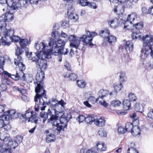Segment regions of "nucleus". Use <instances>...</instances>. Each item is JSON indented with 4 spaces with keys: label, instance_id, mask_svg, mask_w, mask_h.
I'll return each mask as SVG.
<instances>
[{
    "label": "nucleus",
    "instance_id": "obj_19",
    "mask_svg": "<svg viewBox=\"0 0 153 153\" xmlns=\"http://www.w3.org/2000/svg\"><path fill=\"white\" fill-rule=\"evenodd\" d=\"M2 16L3 18L2 20L4 23H6V22H9L11 21L14 18L13 14L10 12L6 13L5 15L4 14Z\"/></svg>",
    "mask_w": 153,
    "mask_h": 153
},
{
    "label": "nucleus",
    "instance_id": "obj_43",
    "mask_svg": "<svg viewBox=\"0 0 153 153\" xmlns=\"http://www.w3.org/2000/svg\"><path fill=\"white\" fill-rule=\"evenodd\" d=\"M134 126L131 123H127L125 126L126 131L131 132Z\"/></svg>",
    "mask_w": 153,
    "mask_h": 153
},
{
    "label": "nucleus",
    "instance_id": "obj_63",
    "mask_svg": "<svg viewBox=\"0 0 153 153\" xmlns=\"http://www.w3.org/2000/svg\"><path fill=\"white\" fill-rule=\"evenodd\" d=\"M128 153H138V152L134 148L129 147L128 149Z\"/></svg>",
    "mask_w": 153,
    "mask_h": 153
},
{
    "label": "nucleus",
    "instance_id": "obj_26",
    "mask_svg": "<svg viewBox=\"0 0 153 153\" xmlns=\"http://www.w3.org/2000/svg\"><path fill=\"white\" fill-rule=\"evenodd\" d=\"M131 132L133 136H139L140 134V130L138 126H135L133 127Z\"/></svg>",
    "mask_w": 153,
    "mask_h": 153
},
{
    "label": "nucleus",
    "instance_id": "obj_4",
    "mask_svg": "<svg viewBox=\"0 0 153 153\" xmlns=\"http://www.w3.org/2000/svg\"><path fill=\"white\" fill-rule=\"evenodd\" d=\"M0 143L1 145V147L2 146L8 147L11 150L15 149L18 146L17 143L13 141L12 138L9 137H4L2 134L0 133Z\"/></svg>",
    "mask_w": 153,
    "mask_h": 153
},
{
    "label": "nucleus",
    "instance_id": "obj_30",
    "mask_svg": "<svg viewBox=\"0 0 153 153\" xmlns=\"http://www.w3.org/2000/svg\"><path fill=\"white\" fill-rule=\"evenodd\" d=\"M109 31L106 28L101 31L100 35L104 38L106 39L110 35Z\"/></svg>",
    "mask_w": 153,
    "mask_h": 153
},
{
    "label": "nucleus",
    "instance_id": "obj_53",
    "mask_svg": "<svg viewBox=\"0 0 153 153\" xmlns=\"http://www.w3.org/2000/svg\"><path fill=\"white\" fill-rule=\"evenodd\" d=\"M98 134L100 136L102 137H105L107 135L106 131L102 128H101L99 130Z\"/></svg>",
    "mask_w": 153,
    "mask_h": 153
},
{
    "label": "nucleus",
    "instance_id": "obj_8",
    "mask_svg": "<svg viewBox=\"0 0 153 153\" xmlns=\"http://www.w3.org/2000/svg\"><path fill=\"white\" fill-rule=\"evenodd\" d=\"M4 59L3 57H0V69L1 70L0 74H2L3 75H4L7 76L8 77H11L12 79L15 80H17L19 79V78L21 77L20 74L19 75V73L17 71L16 74L15 75L11 74L7 71H4L2 66L4 65Z\"/></svg>",
    "mask_w": 153,
    "mask_h": 153
},
{
    "label": "nucleus",
    "instance_id": "obj_21",
    "mask_svg": "<svg viewBox=\"0 0 153 153\" xmlns=\"http://www.w3.org/2000/svg\"><path fill=\"white\" fill-rule=\"evenodd\" d=\"M96 149L99 151L102 152L106 151L107 147L104 143L100 142H97L95 145Z\"/></svg>",
    "mask_w": 153,
    "mask_h": 153
},
{
    "label": "nucleus",
    "instance_id": "obj_55",
    "mask_svg": "<svg viewBox=\"0 0 153 153\" xmlns=\"http://www.w3.org/2000/svg\"><path fill=\"white\" fill-rule=\"evenodd\" d=\"M120 78L121 81L123 82L126 81V77L125 73L124 72H121L120 73Z\"/></svg>",
    "mask_w": 153,
    "mask_h": 153
},
{
    "label": "nucleus",
    "instance_id": "obj_13",
    "mask_svg": "<svg viewBox=\"0 0 153 153\" xmlns=\"http://www.w3.org/2000/svg\"><path fill=\"white\" fill-rule=\"evenodd\" d=\"M68 51V49L65 48L63 47L59 49L57 48H53L51 50V54L53 53L55 55H57V54L66 55L67 54Z\"/></svg>",
    "mask_w": 153,
    "mask_h": 153
},
{
    "label": "nucleus",
    "instance_id": "obj_12",
    "mask_svg": "<svg viewBox=\"0 0 153 153\" xmlns=\"http://www.w3.org/2000/svg\"><path fill=\"white\" fill-rule=\"evenodd\" d=\"M26 55L30 59L35 62L36 64L42 58L40 54L38 52L35 53L33 54H32V52L29 53V52H27Z\"/></svg>",
    "mask_w": 153,
    "mask_h": 153
},
{
    "label": "nucleus",
    "instance_id": "obj_35",
    "mask_svg": "<svg viewBox=\"0 0 153 153\" xmlns=\"http://www.w3.org/2000/svg\"><path fill=\"white\" fill-rule=\"evenodd\" d=\"M69 16V18L72 20L73 22H75L78 19V15L74 13L71 12Z\"/></svg>",
    "mask_w": 153,
    "mask_h": 153
},
{
    "label": "nucleus",
    "instance_id": "obj_16",
    "mask_svg": "<svg viewBox=\"0 0 153 153\" xmlns=\"http://www.w3.org/2000/svg\"><path fill=\"white\" fill-rule=\"evenodd\" d=\"M114 90L109 93L110 96H116L119 91H120L123 87L122 84L120 83L119 84H114L113 85Z\"/></svg>",
    "mask_w": 153,
    "mask_h": 153
},
{
    "label": "nucleus",
    "instance_id": "obj_44",
    "mask_svg": "<svg viewBox=\"0 0 153 153\" xmlns=\"http://www.w3.org/2000/svg\"><path fill=\"white\" fill-rule=\"evenodd\" d=\"M121 104V102L120 101L118 100H113L111 102V105L114 107L119 106Z\"/></svg>",
    "mask_w": 153,
    "mask_h": 153
},
{
    "label": "nucleus",
    "instance_id": "obj_52",
    "mask_svg": "<svg viewBox=\"0 0 153 153\" xmlns=\"http://www.w3.org/2000/svg\"><path fill=\"white\" fill-rule=\"evenodd\" d=\"M11 41L15 42H17L19 41L20 40V37L16 35H13L10 38Z\"/></svg>",
    "mask_w": 153,
    "mask_h": 153
},
{
    "label": "nucleus",
    "instance_id": "obj_6",
    "mask_svg": "<svg viewBox=\"0 0 153 153\" xmlns=\"http://www.w3.org/2000/svg\"><path fill=\"white\" fill-rule=\"evenodd\" d=\"M144 39V45L141 52L144 54L146 57L150 54L151 56L153 58V43L147 40L146 38Z\"/></svg>",
    "mask_w": 153,
    "mask_h": 153
},
{
    "label": "nucleus",
    "instance_id": "obj_9",
    "mask_svg": "<svg viewBox=\"0 0 153 153\" xmlns=\"http://www.w3.org/2000/svg\"><path fill=\"white\" fill-rule=\"evenodd\" d=\"M65 42L63 40L59 39L57 42L53 39H50V41L49 43V45L50 46H52V49L53 48H58V49L63 47L65 44Z\"/></svg>",
    "mask_w": 153,
    "mask_h": 153
},
{
    "label": "nucleus",
    "instance_id": "obj_17",
    "mask_svg": "<svg viewBox=\"0 0 153 153\" xmlns=\"http://www.w3.org/2000/svg\"><path fill=\"white\" fill-rule=\"evenodd\" d=\"M5 26L3 28L1 34H3L6 38L8 37L9 38L13 36L14 33V30L12 28L7 29L5 28Z\"/></svg>",
    "mask_w": 153,
    "mask_h": 153
},
{
    "label": "nucleus",
    "instance_id": "obj_62",
    "mask_svg": "<svg viewBox=\"0 0 153 153\" xmlns=\"http://www.w3.org/2000/svg\"><path fill=\"white\" fill-rule=\"evenodd\" d=\"M77 78V75L74 73H71L69 75V78L71 80L74 81L76 80Z\"/></svg>",
    "mask_w": 153,
    "mask_h": 153
},
{
    "label": "nucleus",
    "instance_id": "obj_39",
    "mask_svg": "<svg viewBox=\"0 0 153 153\" xmlns=\"http://www.w3.org/2000/svg\"><path fill=\"white\" fill-rule=\"evenodd\" d=\"M76 84L77 86L81 88H85L86 85L85 82L82 80H77Z\"/></svg>",
    "mask_w": 153,
    "mask_h": 153
},
{
    "label": "nucleus",
    "instance_id": "obj_33",
    "mask_svg": "<svg viewBox=\"0 0 153 153\" xmlns=\"http://www.w3.org/2000/svg\"><path fill=\"white\" fill-rule=\"evenodd\" d=\"M95 119L94 116L92 115H88L86 117V122L88 124H91L94 122Z\"/></svg>",
    "mask_w": 153,
    "mask_h": 153
},
{
    "label": "nucleus",
    "instance_id": "obj_45",
    "mask_svg": "<svg viewBox=\"0 0 153 153\" xmlns=\"http://www.w3.org/2000/svg\"><path fill=\"white\" fill-rule=\"evenodd\" d=\"M54 109H55L56 112H58L63 111L64 109V106L60 105L59 103H58L54 108Z\"/></svg>",
    "mask_w": 153,
    "mask_h": 153
},
{
    "label": "nucleus",
    "instance_id": "obj_23",
    "mask_svg": "<svg viewBox=\"0 0 153 153\" xmlns=\"http://www.w3.org/2000/svg\"><path fill=\"white\" fill-rule=\"evenodd\" d=\"M9 122L3 115L0 117V129L6 126H9Z\"/></svg>",
    "mask_w": 153,
    "mask_h": 153
},
{
    "label": "nucleus",
    "instance_id": "obj_48",
    "mask_svg": "<svg viewBox=\"0 0 153 153\" xmlns=\"http://www.w3.org/2000/svg\"><path fill=\"white\" fill-rule=\"evenodd\" d=\"M128 97L131 101H136L137 100V96L134 94L132 93H130L128 94Z\"/></svg>",
    "mask_w": 153,
    "mask_h": 153
},
{
    "label": "nucleus",
    "instance_id": "obj_37",
    "mask_svg": "<svg viewBox=\"0 0 153 153\" xmlns=\"http://www.w3.org/2000/svg\"><path fill=\"white\" fill-rule=\"evenodd\" d=\"M135 110L137 112L142 113L143 111V106L139 103H136L135 105Z\"/></svg>",
    "mask_w": 153,
    "mask_h": 153
},
{
    "label": "nucleus",
    "instance_id": "obj_60",
    "mask_svg": "<svg viewBox=\"0 0 153 153\" xmlns=\"http://www.w3.org/2000/svg\"><path fill=\"white\" fill-rule=\"evenodd\" d=\"M78 38L74 35H71L68 37V39L70 42V43H71L75 40L77 39Z\"/></svg>",
    "mask_w": 153,
    "mask_h": 153
},
{
    "label": "nucleus",
    "instance_id": "obj_51",
    "mask_svg": "<svg viewBox=\"0 0 153 153\" xmlns=\"http://www.w3.org/2000/svg\"><path fill=\"white\" fill-rule=\"evenodd\" d=\"M16 58H15L14 60V63L15 65L18 64L19 62H22V58L20 55H16Z\"/></svg>",
    "mask_w": 153,
    "mask_h": 153
},
{
    "label": "nucleus",
    "instance_id": "obj_56",
    "mask_svg": "<svg viewBox=\"0 0 153 153\" xmlns=\"http://www.w3.org/2000/svg\"><path fill=\"white\" fill-rule=\"evenodd\" d=\"M66 114V113H64L63 112V111H61L59 112H56V121H58V118H59V119L63 117V115H64V114Z\"/></svg>",
    "mask_w": 153,
    "mask_h": 153
},
{
    "label": "nucleus",
    "instance_id": "obj_24",
    "mask_svg": "<svg viewBox=\"0 0 153 153\" xmlns=\"http://www.w3.org/2000/svg\"><path fill=\"white\" fill-rule=\"evenodd\" d=\"M106 40L108 42L109 45L112 46L116 41V38L115 36L110 35L106 39Z\"/></svg>",
    "mask_w": 153,
    "mask_h": 153
},
{
    "label": "nucleus",
    "instance_id": "obj_36",
    "mask_svg": "<svg viewBox=\"0 0 153 153\" xmlns=\"http://www.w3.org/2000/svg\"><path fill=\"white\" fill-rule=\"evenodd\" d=\"M39 118L37 117L36 115H33L30 120H28V122H31V123H34L36 124L39 123L38 122L39 120Z\"/></svg>",
    "mask_w": 153,
    "mask_h": 153
},
{
    "label": "nucleus",
    "instance_id": "obj_49",
    "mask_svg": "<svg viewBox=\"0 0 153 153\" xmlns=\"http://www.w3.org/2000/svg\"><path fill=\"white\" fill-rule=\"evenodd\" d=\"M23 137L20 135L16 136L14 139V141L17 143L18 145V143H20L22 142Z\"/></svg>",
    "mask_w": 153,
    "mask_h": 153
},
{
    "label": "nucleus",
    "instance_id": "obj_27",
    "mask_svg": "<svg viewBox=\"0 0 153 153\" xmlns=\"http://www.w3.org/2000/svg\"><path fill=\"white\" fill-rule=\"evenodd\" d=\"M125 47L127 51L130 52L133 49V44L131 41H127L125 43Z\"/></svg>",
    "mask_w": 153,
    "mask_h": 153
},
{
    "label": "nucleus",
    "instance_id": "obj_32",
    "mask_svg": "<svg viewBox=\"0 0 153 153\" xmlns=\"http://www.w3.org/2000/svg\"><path fill=\"white\" fill-rule=\"evenodd\" d=\"M55 136L52 134H48L46 138V141L48 143H50L55 141Z\"/></svg>",
    "mask_w": 153,
    "mask_h": 153
},
{
    "label": "nucleus",
    "instance_id": "obj_40",
    "mask_svg": "<svg viewBox=\"0 0 153 153\" xmlns=\"http://www.w3.org/2000/svg\"><path fill=\"white\" fill-rule=\"evenodd\" d=\"M40 117L43 119V123H45V121L48 119V113L45 111H42L40 114Z\"/></svg>",
    "mask_w": 153,
    "mask_h": 153
},
{
    "label": "nucleus",
    "instance_id": "obj_34",
    "mask_svg": "<svg viewBox=\"0 0 153 153\" xmlns=\"http://www.w3.org/2000/svg\"><path fill=\"white\" fill-rule=\"evenodd\" d=\"M28 2H29V0H19L18 2L20 6V8H22L27 6Z\"/></svg>",
    "mask_w": 153,
    "mask_h": 153
},
{
    "label": "nucleus",
    "instance_id": "obj_5",
    "mask_svg": "<svg viewBox=\"0 0 153 153\" xmlns=\"http://www.w3.org/2000/svg\"><path fill=\"white\" fill-rule=\"evenodd\" d=\"M34 46L36 49L39 51V52H43L46 58H51V50L48 48L49 47L47 46L43 42H37L35 43Z\"/></svg>",
    "mask_w": 153,
    "mask_h": 153
},
{
    "label": "nucleus",
    "instance_id": "obj_28",
    "mask_svg": "<svg viewBox=\"0 0 153 153\" xmlns=\"http://www.w3.org/2000/svg\"><path fill=\"white\" fill-rule=\"evenodd\" d=\"M123 108L126 110H128L131 107V103L129 100L125 99L123 102Z\"/></svg>",
    "mask_w": 153,
    "mask_h": 153
},
{
    "label": "nucleus",
    "instance_id": "obj_54",
    "mask_svg": "<svg viewBox=\"0 0 153 153\" xmlns=\"http://www.w3.org/2000/svg\"><path fill=\"white\" fill-rule=\"evenodd\" d=\"M136 18L135 14H129L128 16L127 20L131 21L132 22H133Z\"/></svg>",
    "mask_w": 153,
    "mask_h": 153
},
{
    "label": "nucleus",
    "instance_id": "obj_57",
    "mask_svg": "<svg viewBox=\"0 0 153 153\" xmlns=\"http://www.w3.org/2000/svg\"><path fill=\"white\" fill-rule=\"evenodd\" d=\"M123 7V6L121 4H118L117 5H115L114 9V12H117L119 10L120 11V9Z\"/></svg>",
    "mask_w": 153,
    "mask_h": 153
},
{
    "label": "nucleus",
    "instance_id": "obj_46",
    "mask_svg": "<svg viewBox=\"0 0 153 153\" xmlns=\"http://www.w3.org/2000/svg\"><path fill=\"white\" fill-rule=\"evenodd\" d=\"M28 43V41L26 39H22L19 40V44L23 48V47L27 45Z\"/></svg>",
    "mask_w": 153,
    "mask_h": 153
},
{
    "label": "nucleus",
    "instance_id": "obj_41",
    "mask_svg": "<svg viewBox=\"0 0 153 153\" xmlns=\"http://www.w3.org/2000/svg\"><path fill=\"white\" fill-rule=\"evenodd\" d=\"M33 112L31 111L30 112L29 111H27L26 113L25 114H22L21 115L24 118L28 119L30 120V118L33 115Z\"/></svg>",
    "mask_w": 153,
    "mask_h": 153
},
{
    "label": "nucleus",
    "instance_id": "obj_3",
    "mask_svg": "<svg viewBox=\"0 0 153 153\" xmlns=\"http://www.w3.org/2000/svg\"><path fill=\"white\" fill-rule=\"evenodd\" d=\"M71 118V116L70 114L66 113L58 121H55L56 124L54 123L53 125L56 127V128L55 131V133H56L57 135L59 134L62 129L66 128L67 123Z\"/></svg>",
    "mask_w": 153,
    "mask_h": 153
},
{
    "label": "nucleus",
    "instance_id": "obj_15",
    "mask_svg": "<svg viewBox=\"0 0 153 153\" xmlns=\"http://www.w3.org/2000/svg\"><path fill=\"white\" fill-rule=\"evenodd\" d=\"M151 36V35H146L145 36H143V34L140 32V30L137 31V32H133L131 35L133 39H142L143 42V45L144 42V39H145L148 36Z\"/></svg>",
    "mask_w": 153,
    "mask_h": 153
},
{
    "label": "nucleus",
    "instance_id": "obj_20",
    "mask_svg": "<svg viewBox=\"0 0 153 153\" xmlns=\"http://www.w3.org/2000/svg\"><path fill=\"white\" fill-rule=\"evenodd\" d=\"M120 23L118 19L114 18L108 21V24L110 27L113 28H115L118 27Z\"/></svg>",
    "mask_w": 153,
    "mask_h": 153
},
{
    "label": "nucleus",
    "instance_id": "obj_59",
    "mask_svg": "<svg viewBox=\"0 0 153 153\" xmlns=\"http://www.w3.org/2000/svg\"><path fill=\"white\" fill-rule=\"evenodd\" d=\"M130 117L133 119V122H134L136 121L137 122H139V120L137 118L136 114L135 113H133L131 114L130 116Z\"/></svg>",
    "mask_w": 153,
    "mask_h": 153
},
{
    "label": "nucleus",
    "instance_id": "obj_42",
    "mask_svg": "<svg viewBox=\"0 0 153 153\" xmlns=\"http://www.w3.org/2000/svg\"><path fill=\"white\" fill-rule=\"evenodd\" d=\"M0 152L1 153H12V150L8 147L2 146Z\"/></svg>",
    "mask_w": 153,
    "mask_h": 153
},
{
    "label": "nucleus",
    "instance_id": "obj_18",
    "mask_svg": "<svg viewBox=\"0 0 153 153\" xmlns=\"http://www.w3.org/2000/svg\"><path fill=\"white\" fill-rule=\"evenodd\" d=\"M47 61L42 58L36 63V67L40 69H45L47 66Z\"/></svg>",
    "mask_w": 153,
    "mask_h": 153
},
{
    "label": "nucleus",
    "instance_id": "obj_50",
    "mask_svg": "<svg viewBox=\"0 0 153 153\" xmlns=\"http://www.w3.org/2000/svg\"><path fill=\"white\" fill-rule=\"evenodd\" d=\"M99 99V98L96 99L94 97L92 96H90L88 98V101L93 104L98 101Z\"/></svg>",
    "mask_w": 153,
    "mask_h": 153
},
{
    "label": "nucleus",
    "instance_id": "obj_31",
    "mask_svg": "<svg viewBox=\"0 0 153 153\" xmlns=\"http://www.w3.org/2000/svg\"><path fill=\"white\" fill-rule=\"evenodd\" d=\"M108 91L106 90H101L98 93L99 95L98 98H99V99L100 98L103 99L104 97L108 95Z\"/></svg>",
    "mask_w": 153,
    "mask_h": 153
},
{
    "label": "nucleus",
    "instance_id": "obj_25",
    "mask_svg": "<svg viewBox=\"0 0 153 153\" xmlns=\"http://www.w3.org/2000/svg\"><path fill=\"white\" fill-rule=\"evenodd\" d=\"M94 123L97 126L102 127L105 125V120L103 117H101L99 119H95Z\"/></svg>",
    "mask_w": 153,
    "mask_h": 153
},
{
    "label": "nucleus",
    "instance_id": "obj_10",
    "mask_svg": "<svg viewBox=\"0 0 153 153\" xmlns=\"http://www.w3.org/2000/svg\"><path fill=\"white\" fill-rule=\"evenodd\" d=\"M20 114L16 113L15 110H11L5 112L3 114L8 121L12 119L18 118L21 115Z\"/></svg>",
    "mask_w": 153,
    "mask_h": 153
},
{
    "label": "nucleus",
    "instance_id": "obj_61",
    "mask_svg": "<svg viewBox=\"0 0 153 153\" xmlns=\"http://www.w3.org/2000/svg\"><path fill=\"white\" fill-rule=\"evenodd\" d=\"M86 117L82 115H79L76 119L80 123L85 120L86 121Z\"/></svg>",
    "mask_w": 153,
    "mask_h": 153
},
{
    "label": "nucleus",
    "instance_id": "obj_29",
    "mask_svg": "<svg viewBox=\"0 0 153 153\" xmlns=\"http://www.w3.org/2000/svg\"><path fill=\"white\" fill-rule=\"evenodd\" d=\"M134 25L131 21L127 20L124 23V28L128 30L132 29L134 27Z\"/></svg>",
    "mask_w": 153,
    "mask_h": 153
},
{
    "label": "nucleus",
    "instance_id": "obj_64",
    "mask_svg": "<svg viewBox=\"0 0 153 153\" xmlns=\"http://www.w3.org/2000/svg\"><path fill=\"white\" fill-rule=\"evenodd\" d=\"M147 117L150 119L153 120V109H151L148 113Z\"/></svg>",
    "mask_w": 153,
    "mask_h": 153
},
{
    "label": "nucleus",
    "instance_id": "obj_47",
    "mask_svg": "<svg viewBox=\"0 0 153 153\" xmlns=\"http://www.w3.org/2000/svg\"><path fill=\"white\" fill-rule=\"evenodd\" d=\"M143 23L142 22H140L135 24L133 27H135L136 29H137V31H139L141 29L143 28Z\"/></svg>",
    "mask_w": 153,
    "mask_h": 153
},
{
    "label": "nucleus",
    "instance_id": "obj_58",
    "mask_svg": "<svg viewBox=\"0 0 153 153\" xmlns=\"http://www.w3.org/2000/svg\"><path fill=\"white\" fill-rule=\"evenodd\" d=\"M89 2L87 0H80L79 1V4L82 6H85L88 5Z\"/></svg>",
    "mask_w": 153,
    "mask_h": 153
},
{
    "label": "nucleus",
    "instance_id": "obj_11",
    "mask_svg": "<svg viewBox=\"0 0 153 153\" xmlns=\"http://www.w3.org/2000/svg\"><path fill=\"white\" fill-rule=\"evenodd\" d=\"M56 112L54 109V108H53L49 109L48 110V114L51 116L50 118L48 120V122L51 123L53 125L54 123L56 124Z\"/></svg>",
    "mask_w": 153,
    "mask_h": 153
},
{
    "label": "nucleus",
    "instance_id": "obj_7",
    "mask_svg": "<svg viewBox=\"0 0 153 153\" xmlns=\"http://www.w3.org/2000/svg\"><path fill=\"white\" fill-rule=\"evenodd\" d=\"M45 77L44 73L42 71L38 73L36 75V82L34 83L36 85L35 88V91H37L38 90H40V92L45 90L44 88V84L42 80Z\"/></svg>",
    "mask_w": 153,
    "mask_h": 153
},
{
    "label": "nucleus",
    "instance_id": "obj_2",
    "mask_svg": "<svg viewBox=\"0 0 153 153\" xmlns=\"http://www.w3.org/2000/svg\"><path fill=\"white\" fill-rule=\"evenodd\" d=\"M37 91H35L36 93L34 97V101L36 102L35 110L37 111L40 108L42 111L44 110L46 106L45 105V101L43 99V97L47 99L45 90H44V92L43 91L40 92V90H38Z\"/></svg>",
    "mask_w": 153,
    "mask_h": 153
},
{
    "label": "nucleus",
    "instance_id": "obj_14",
    "mask_svg": "<svg viewBox=\"0 0 153 153\" xmlns=\"http://www.w3.org/2000/svg\"><path fill=\"white\" fill-rule=\"evenodd\" d=\"M7 5L10 7V10L14 12L17 11L20 8V6L18 2L13 0H8Z\"/></svg>",
    "mask_w": 153,
    "mask_h": 153
},
{
    "label": "nucleus",
    "instance_id": "obj_38",
    "mask_svg": "<svg viewBox=\"0 0 153 153\" xmlns=\"http://www.w3.org/2000/svg\"><path fill=\"white\" fill-rule=\"evenodd\" d=\"M58 103V100L54 98H52L48 102H46L47 105L50 104L51 106L53 107V108H54Z\"/></svg>",
    "mask_w": 153,
    "mask_h": 153
},
{
    "label": "nucleus",
    "instance_id": "obj_1",
    "mask_svg": "<svg viewBox=\"0 0 153 153\" xmlns=\"http://www.w3.org/2000/svg\"><path fill=\"white\" fill-rule=\"evenodd\" d=\"M85 35H83L79 38H78L71 43H70V46L74 48L75 49L78 48L79 50H82L84 48V45L80 43L79 40L82 41L87 45L89 44V46L93 45L94 44L91 42L94 37L97 35V33L95 32H90L89 31L85 32Z\"/></svg>",
    "mask_w": 153,
    "mask_h": 153
},
{
    "label": "nucleus",
    "instance_id": "obj_22",
    "mask_svg": "<svg viewBox=\"0 0 153 153\" xmlns=\"http://www.w3.org/2000/svg\"><path fill=\"white\" fill-rule=\"evenodd\" d=\"M16 65L18 66L19 70L21 71V74H19V75L20 74V76L21 77H22V76H23L22 77H24V79L25 80H27V78H25V74L22 72L25 69V65L23 64L22 62H19V63Z\"/></svg>",
    "mask_w": 153,
    "mask_h": 153
}]
</instances>
